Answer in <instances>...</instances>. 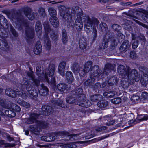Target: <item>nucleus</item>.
Here are the masks:
<instances>
[{
  "instance_id": "1",
  "label": "nucleus",
  "mask_w": 148,
  "mask_h": 148,
  "mask_svg": "<svg viewBox=\"0 0 148 148\" xmlns=\"http://www.w3.org/2000/svg\"><path fill=\"white\" fill-rule=\"evenodd\" d=\"M117 71L119 73V76L122 78H125V80L121 81V84L123 88L127 89L131 85L134 84V81H131L129 77L128 73L129 69H126L125 67L123 65H120L118 67Z\"/></svg>"
},
{
  "instance_id": "2",
  "label": "nucleus",
  "mask_w": 148,
  "mask_h": 148,
  "mask_svg": "<svg viewBox=\"0 0 148 148\" xmlns=\"http://www.w3.org/2000/svg\"><path fill=\"white\" fill-rule=\"evenodd\" d=\"M76 16L77 18L76 19L74 25L75 27L76 30L78 31L81 30L83 27L84 22L85 24L84 29H85V26L87 25H89L88 24V19H90V20H92V18L91 19L89 16L86 14L84 15L83 13L82 12H78L77 13Z\"/></svg>"
},
{
  "instance_id": "3",
  "label": "nucleus",
  "mask_w": 148,
  "mask_h": 148,
  "mask_svg": "<svg viewBox=\"0 0 148 148\" xmlns=\"http://www.w3.org/2000/svg\"><path fill=\"white\" fill-rule=\"evenodd\" d=\"M88 24L89 25H87L85 26V31L87 33H90L92 31L93 36L92 43H93L96 40L97 36V30L96 27L99 23L98 20L95 18L92 17V20L88 19Z\"/></svg>"
},
{
  "instance_id": "4",
  "label": "nucleus",
  "mask_w": 148,
  "mask_h": 148,
  "mask_svg": "<svg viewBox=\"0 0 148 148\" xmlns=\"http://www.w3.org/2000/svg\"><path fill=\"white\" fill-rule=\"evenodd\" d=\"M110 42V47L111 49H114L118 44L116 40V38L114 35H109L107 38L106 36H103L102 42L100 44L98 50L102 51L107 48L108 45V42Z\"/></svg>"
},
{
  "instance_id": "5",
  "label": "nucleus",
  "mask_w": 148,
  "mask_h": 148,
  "mask_svg": "<svg viewBox=\"0 0 148 148\" xmlns=\"http://www.w3.org/2000/svg\"><path fill=\"white\" fill-rule=\"evenodd\" d=\"M83 89L80 88H78L74 92L76 97L81 99L78 102L77 104L83 107H89L91 105L90 102L86 99V97L83 93Z\"/></svg>"
},
{
  "instance_id": "6",
  "label": "nucleus",
  "mask_w": 148,
  "mask_h": 148,
  "mask_svg": "<svg viewBox=\"0 0 148 148\" xmlns=\"http://www.w3.org/2000/svg\"><path fill=\"white\" fill-rule=\"evenodd\" d=\"M8 36L7 32L3 29H0V49L2 51L8 50L10 47L8 46V43L6 38Z\"/></svg>"
},
{
  "instance_id": "7",
  "label": "nucleus",
  "mask_w": 148,
  "mask_h": 148,
  "mask_svg": "<svg viewBox=\"0 0 148 148\" xmlns=\"http://www.w3.org/2000/svg\"><path fill=\"white\" fill-rule=\"evenodd\" d=\"M30 80H27L23 82L22 86L23 88L22 90H26L30 96L34 97H36L38 94L37 91L34 88L31 84H30Z\"/></svg>"
},
{
  "instance_id": "8",
  "label": "nucleus",
  "mask_w": 148,
  "mask_h": 148,
  "mask_svg": "<svg viewBox=\"0 0 148 148\" xmlns=\"http://www.w3.org/2000/svg\"><path fill=\"white\" fill-rule=\"evenodd\" d=\"M55 69V67L54 65L49 64L48 69L45 71L44 75L45 79L47 82L49 81L48 77H51V83L52 84H55L56 82L54 76Z\"/></svg>"
},
{
  "instance_id": "9",
  "label": "nucleus",
  "mask_w": 148,
  "mask_h": 148,
  "mask_svg": "<svg viewBox=\"0 0 148 148\" xmlns=\"http://www.w3.org/2000/svg\"><path fill=\"white\" fill-rule=\"evenodd\" d=\"M45 34L44 36V41L46 44V49L49 50L51 49V42L48 36V34L51 31V29L49 23H45L43 24Z\"/></svg>"
},
{
  "instance_id": "10",
  "label": "nucleus",
  "mask_w": 148,
  "mask_h": 148,
  "mask_svg": "<svg viewBox=\"0 0 148 148\" xmlns=\"http://www.w3.org/2000/svg\"><path fill=\"white\" fill-rule=\"evenodd\" d=\"M95 81V78H90L84 82V84L85 86L93 89L95 91L97 92V90L99 91L101 88L100 83L99 82L94 84Z\"/></svg>"
},
{
  "instance_id": "11",
  "label": "nucleus",
  "mask_w": 148,
  "mask_h": 148,
  "mask_svg": "<svg viewBox=\"0 0 148 148\" xmlns=\"http://www.w3.org/2000/svg\"><path fill=\"white\" fill-rule=\"evenodd\" d=\"M146 41L145 36L143 34H140L136 38V40L133 42L132 47L133 49H136L138 47L139 44H141L142 46H144Z\"/></svg>"
},
{
  "instance_id": "12",
  "label": "nucleus",
  "mask_w": 148,
  "mask_h": 148,
  "mask_svg": "<svg viewBox=\"0 0 148 148\" xmlns=\"http://www.w3.org/2000/svg\"><path fill=\"white\" fill-rule=\"evenodd\" d=\"M129 69V72L128 73L129 77L131 81L132 80L134 81V84L135 83V81L138 82L140 79V75L138 74L137 71L135 69H133L131 70L130 68L128 67L126 69Z\"/></svg>"
},
{
  "instance_id": "13",
  "label": "nucleus",
  "mask_w": 148,
  "mask_h": 148,
  "mask_svg": "<svg viewBox=\"0 0 148 148\" xmlns=\"http://www.w3.org/2000/svg\"><path fill=\"white\" fill-rule=\"evenodd\" d=\"M25 38L27 43H29L31 40L34 37L35 33L34 29L29 27L25 29Z\"/></svg>"
},
{
  "instance_id": "14",
  "label": "nucleus",
  "mask_w": 148,
  "mask_h": 148,
  "mask_svg": "<svg viewBox=\"0 0 148 148\" xmlns=\"http://www.w3.org/2000/svg\"><path fill=\"white\" fill-rule=\"evenodd\" d=\"M60 16H62L63 18L67 23H70L72 21V15L71 13L68 10L62 9L60 10Z\"/></svg>"
},
{
  "instance_id": "15",
  "label": "nucleus",
  "mask_w": 148,
  "mask_h": 148,
  "mask_svg": "<svg viewBox=\"0 0 148 148\" xmlns=\"http://www.w3.org/2000/svg\"><path fill=\"white\" fill-rule=\"evenodd\" d=\"M16 21V25L18 29L21 30L23 26H26L28 25L27 21L25 20L24 18L17 16L15 18Z\"/></svg>"
},
{
  "instance_id": "16",
  "label": "nucleus",
  "mask_w": 148,
  "mask_h": 148,
  "mask_svg": "<svg viewBox=\"0 0 148 148\" xmlns=\"http://www.w3.org/2000/svg\"><path fill=\"white\" fill-rule=\"evenodd\" d=\"M118 79L116 75H112L109 77L106 81L108 85L110 86L116 85L118 82Z\"/></svg>"
},
{
  "instance_id": "17",
  "label": "nucleus",
  "mask_w": 148,
  "mask_h": 148,
  "mask_svg": "<svg viewBox=\"0 0 148 148\" xmlns=\"http://www.w3.org/2000/svg\"><path fill=\"white\" fill-rule=\"evenodd\" d=\"M104 75L103 73H101L99 70L97 69L95 71H94L93 73L90 74V78H95V79L97 78L99 80V79H103L104 78Z\"/></svg>"
},
{
  "instance_id": "18",
  "label": "nucleus",
  "mask_w": 148,
  "mask_h": 148,
  "mask_svg": "<svg viewBox=\"0 0 148 148\" xmlns=\"http://www.w3.org/2000/svg\"><path fill=\"white\" fill-rule=\"evenodd\" d=\"M130 47L129 41L127 40H124L119 49L120 52H126Z\"/></svg>"
},
{
  "instance_id": "19",
  "label": "nucleus",
  "mask_w": 148,
  "mask_h": 148,
  "mask_svg": "<svg viewBox=\"0 0 148 148\" xmlns=\"http://www.w3.org/2000/svg\"><path fill=\"white\" fill-rule=\"evenodd\" d=\"M18 90L16 89L13 90L12 89L9 88L7 89L5 91V94L9 97L14 98L16 97L17 95V92Z\"/></svg>"
},
{
  "instance_id": "20",
  "label": "nucleus",
  "mask_w": 148,
  "mask_h": 148,
  "mask_svg": "<svg viewBox=\"0 0 148 148\" xmlns=\"http://www.w3.org/2000/svg\"><path fill=\"white\" fill-rule=\"evenodd\" d=\"M43 113L49 116L51 114L53 108L51 106L47 105H43L42 108Z\"/></svg>"
},
{
  "instance_id": "21",
  "label": "nucleus",
  "mask_w": 148,
  "mask_h": 148,
  "mask_svg": "<svg viewBox=\"0 0 148 148\" xmlns=\"http://www.w3.org/2000/svg\"><path fill=\"white\" fill-rule=\"evenodd\" d=\"M66 64V62L63 61L60 63L58 66V73L63 77H64L65 76L64 69Z\"/></svg>"
},
{
  "instance_id": "22",
  "label": "nucleus",
  "mask_w": 148,
  "mask_h": 148,
  "mask_svg": "<svg viewBox=\"0 0 148 148\" xmlns=\"http://www.w3.org/2000/svg\"><path fill=\"white\" fill-rule=\"evenodd\" d=\"M38 92L42 96H45L48 94L49 90L47 87L42 83L41 84V88L38 89Z\"/></svg>"
},
{
  "instance_id": "23",
  "label": "nucleus",
  "mask_w": 148,
  "mask_h": 148,
  "mask_svg": "<svg viewBox=\"0 0 148 148\" xmlns=\"http://www.w3.org/2000/svg\"><path fill=\"white\" fill-rule=\"evenodd\" d=\"M57 88L59 91L61 92H65L68 90V85L65 83H61L57 85Z\"/></svg>"
},
{
  "instance_id": "24",
  "label": "nucleus",
  "mask_w": 148,
  "mask_h": 148,
  "mask_svg": "<svg viewBox=\"0 0 148 148\" xmlns=\"http://www.w3.org/2000/svg\"><path fill=\"white\" fill-rule=\"evenodd\" d=\"M97 106L100 108H109V106L108 102L105 99L100 100L97 104Z\"/></svg>"
},
{
  "instance_id": "25",
  "label": "nucleus",
  "mask_w": 148,
  "mask_h": 148,
  "mask_svg": "<svg viewBox=\"0 0 148 148\" xmlns=\"http://www.w3.org/2000/svg\"><path fill=\"white\" fill-rule=\"evenodd\" d=\"M37 123L40 132H41L42 130L46 129L48 127V123L44 121H38Z\"/></svg>"
},
{
  "instance_id": "26",
  "label": "nucleus",
  "mask_w": 148,
  "mask_h": 148,
  "mask_svg": "<svg viewBox=\"0 0 148 148\" xmlns=\"http://www.w3.org/2000/svg\"><path fill=\"white\" fill-rule=\"evenodd\" d=\"M112 27L114 31L117 32V36H118L119 38L122 39L123 35L120 31L121 29V27L117 24H114L112 25Z\"/></svg>"
},
{
  "instance_id": "27",
  "label": "nucleus",
  "mask_w": 148,
  "mask_h": 148,
  "mask_svg": "<svg viewBox=\"0 0 148 148\" xmlns=\"http://www.w3.org/2000/svg\"><path fill=\"white\" fill-rule=\"evenodd\" d=\"M62 40L64 45H67L68 40V36L66 30L64 29L62 30Z\"/></svg>"
},
{
  "instance_id": "28",
  "label": "nucleus",
  "mask_w": 148,
  "mask_h": 148,
  "mask_svg": "<svg viewBox=\"0 0 148 148\" xmlns=\"http://www.w3.org/2000/svg\"><path fill=\"white\" fill-rule=\"evenodd\" d=\"M54 135L56 136V138L61 137H64L66 136H70V133L68 131H59L54 133Z\"/></svg>"
},
{
  "instance_id": "29",
  "label": "nucleus",
  "mask_w": 148,
  "mask_h": 148,
  "mask_svg": "<svg viewBox=\"0 0 148 148\" xmlns=\"http://www.w3.org/2000/svg\"><path fill=\"white\" fill-rule=\"evenodd\" d=\"M0 25L3 27H9V24L8 21L2 15L0 14Z\"/></svg>"
},
{
  "instance_id": "30",
  "label": "nucleus",
  "mask_w": 148,
  "mask_h": 148,
  "mask_svg": "<svg viewBox=\"0 0 148 148\" xmlns=\"http://www.w3.org/2000/svg\"><path fill=\"white\" fill-rule=\"evenodd\" d=\"M51 24L55 28L57 27L59 25V22L56 16L51 17L49 19Z\"/></svg>"
},
{
  "instance_id": "31",
  "label": "nucleus",
  "mask_w": 148,
  "mask_h": 148,
  "mask_svg": "<svg viewBox=\"0 0 148 148\" xmlns=\"http://www.w3.org/2000/svg\"><path fill=\"white\" fill-rule=\"evenodd\" d=\"M92 62L91 61H88L86 62L84 66V68L88 72L93 70L94 67L92 66Z\"/></svg>"
},
{
  "instance_id": "32",
  "label": "nucleus",
  "mask_w": 148,
  "mask_h": 148,
  "mask_svg": "<svg viewBox=\"0 0 148 148\" xmlns=\"http://www.w3.org/2000/svg\"><path fill=\"white\" fill-rule=\"evenodd\" d=\"M66 77L69 84H71L74 80L72 73L70 71H67L66 73Z\"/></svg>"
},
{
  "instance_id": "33",
  "label": "nucleus",
  "mask_w": 148,
  "mask_h": 148,
  "mask_svg": "<svg viewBox=\"0 0 148 148\" xmlns=\"http://www.w3.org/2000/svg\"><path fill=\"white\" fill-rule=\"evenodd\" d=\"M40 43H36L35 45V47L33 50L34 53L36 55L39 54L41 53L42 51V47L40 42Z\"/></svg>"
},
{
  "instance_id": "34",
  "label": "nucleus",
  "mask_w": 148,
  "mask_h": 148,
  "mask_svg": "<svg viewBox=\"0 0 148 148\" xmlns=\"http://www.w3.org/2000/svg\"><path fill=\"white\" fill-rule=\"evenodd\" d=\"M148 75L147 74L142 75L140 78V82L141 85L144 86H147L148 83Z\"/></svg>"
},
{
  "instance_id": "35",
  "label": "nucleus",
  "mask_w": 148,
  "mask_h": 148,
  "mask_svg": "<svg viewBox=\"0 0 148 148\" xmlns=\"http://www.w3.org/2000/svg\"><path fill=\"white\" fill-rule=\"evenodd\" d=\"M29 128V130L31 133H34L35 132H40L38 127L37 126V123L36 125L35 124H32L30 125Z\"/></svg>"
},
{
  "instance_id": "36",
  "label": "nucleus",
  "mask_w": 148,
  "mask_h": 148,
  "mask_svg": "<svg viewBox=\"0 0 148 148\" xmlns=\"http://www.w3.org/2000/svg\"><path fill=\"white\" fill-rule=\"evenodd\" d=\"M136 119L138 122L143 121H147L148 120V115L147 114H141L140 115L138 114V116Z\"/></svg>"
},
{
  "instance_id": "37",
  "label": "nucleus",
  "mask_w": 148,
  "mask_h": 148,
  "mask_svg": "<svg viewBox=\"0 0 148 148\" xmlns=\"http://www.w3.org/2000/svg\"><path fill=\"white\" fill-rule=\"evenodd\" d=\"M37 116V114L34 113L29 118L27 121V123L28 124H32L35 122H36L37 120L36 117Z\"/></svg>"
},
{
  "instance_id": "38",
  "label": "nucleus",
  "mask_w": 148,
  "mask_h": 148,
  "mask_svg": "<svg viewBox=\"0 0 148 148\" xmlns=\"http://www.w3.org/2000/svg\"><path fill=\"white\" fill-rule=\"evenodd\" d=\"M102 96L100 95H94L90 97V99L92 102L99 101L102 99Z\"/></svg>"
},
{
  "instance_id": "39",
  "label": "nucleus",
  "mask_w": 148,
  "mask_h": 148,
  "mask_svg": "<svg viewBox=\"0 0 148 148\" xmlns=\"http://www.w3.org/2000/svg\"><path fill=\"white\" fill-rule=\"evenodd\" d=\"M10 109H12L14 112H19L21 110V108L20 106L17 105L12 103L10 106Z\"/></svg>"
},
{
  "instance_id": "40",
  "label": "nucleus",
  "mask_w": 148,
  "mask_h": 148,
  "mask_svg": "<svg viewBox=\"0 0 148 148\" xmlns=\"http://www.w3.org/2000/svg\"><path fill=\"white\" fill-rule=\"evenodd\" d=\"M81 67L78 63H74L72 65V69L74 73H77Z\"/></svg>"
},
{
  "instance_id": "41",
  "label": "nucleus",
  "mask_w": 148,
  "mask_h": 148,
  "mask_svg": "<svg viewBox=\"0 0 148 148\" xmlns=\"http://www.w3.org/2000/svg\"><path fill=\"white\" fill-rule=\"evenodd\" d=\"M88 72L84 68H83L82 67H81L77 73H78L80 77H82L84 76L85 74Z\"/></svg>"
},
{
  "instance_id": "42",
  "label": "nucleus",
  "mask_w": 148,
  "mask_h": 148,
  "mask_svg": "<svg viewBox=\"0 0 148 148\" xmlns=\"http://www.w3.org/2000/svg\"><path fill=\"white\" fill-rule=\"evenodd\" d=\"M66 101L68 104H73L75 102L76 99L75 97L70 96L66 98Z\"/></svg>"
},
{
  "instance_id": "43",
  "label": "nucleus",
  "mask_w": 148,
  "mask_h": 148,
  "mask_svg": "<svg viewBox=\"0 0 148 148\" xmlns=\"http://www.w3.org/2000/svg\"><path fill=\"white\" fill-rule=\"evenodd\" d=\"M35 29L36 32H41L42 30L41 24L39 21H37L36 22Z\"/></svg>"
},
{
  "instance_id": "44",
  "label": "nucleus",
  "mask_w": 148,
  "mask_h": 148,
  "mask_svg": "<svg viewBox=\"0 0 148 148\" xmlns=\"http://www.w3.org/2000/svg\"><path fill=\"white\" fill-rule=\"evenodd\" d=\"M10 29L11 33L14 37H17L18 36V33L11 24L10 25Z\"/></svg>"
},
{
  "instance_id": "45",
  "label": "nucleus",
  "mask_w": 148,
  "mask_h": 148,
  "mask_svg": "<svg viewBox=\"0 0 148 148\" xmlns=\"http://www.w3.org/2000/svg\"><path fill=\"white\" fill-rule=\"evenodd\" d=\"M79 48L81 49L84 50L86 48L87 44L86 40H84L83 41L82 40H79Z\"/></svg>"
},
{
  "instance_id": "46",
  "label": "nucleus",
  "mask_w": 148,
  "mask_h": 148,
  "mask_svg": "<svg viewBox=\"0 0 148 148\" xmlns=\"http://www.w3.org/2000/svg\"><path fill=\"white\" fill-rule=\"evenodd\" d=\"M24 14L27 17L31 15V9L29 7H26L24 8L23 10Z\"/></svg>"
},
{
  "instance_id": "47",
  "label": "nucleus",
  "mask_w": 148,
  "mask_h": 148,
  "mask_svg": "<svg viewBox=\"0 0 148 148\" xmlns=\"http://www.w3.org/2000/svg\"><path fill=\"white\" fill-rule=\"evenodd\" d=\"M48 11L51 17L56 16L57 15L56 11L53 8H50L49 9Z\"/></svg>"
},
{
  "instance_id": "48",
  "label": "nucleus",
  "mask_w": 148,
  "mask_h": 148,
  "mask_svg": "<svg viewBox=\"0 0 148 148\" xmlns=\"http://www.w3.org/2000/svg\"><path fill=\"white\" fill-rule=\"evenodd\" d=\"M31 80L32 82V83H31V84L32 86H33L38 87L39 86L40 81L38 79L34 77L33 79H32Z\"/></svg>"
},
{
  "instance_id": "49",
  "label": "nucleus",
  "mask_w": 148,
  "mask_h": 148,
  "mask_svg": "<svg viewBox=\"0 0 148 148\" xmlns=\"http://www.w3.org/2000/svg\"><path fill=\"white\" fill-rule=\"evenodd\" d=\"M58 105L60 107L64 108H68L69 109H70V108H69V104H67L64 102H63V101H60L58 103Z\"/></svg>"
},
{
  "instance_id": "50",
  "label": "nucleus",
  "mask_w": 148,
  "mask_h": 148,
  "mask_svg": "<svg viewBox=\"0 0 148 148\" xmlns=\"http://www.w3.org/2000/svg\"><path fill=\"white\" fill-rule=\"evenodd\" d=\"M74 144L73 143H66L60 145V147L63 148H72L73 147V145Z\"/></svg>"
},
{
  "instance_id": "51",
  "label": "nucleus",
  "mask_w": 148,
  "mask_h": 148,
  "mask_svg": "<svg viewBox=\"0 0 148 148\" xmlns=\"http://www.w3.org/2000/svg\"><path fill=\"white\" fill-rule=\"evenodd\" d=\"M105 69L107 71H111L114 69V66L113 64L110 63H108L106 64Z\"/></svg>"
},
{
  "instance_id": "52",
  "label": "nucleus",
  "mask_w": 148,
  "mask_h": 148,
  "mask_svg": "<svg viewBox=\"0 0 148 148\" xmlns=\"http://www.w3.org/2000/svg\"><path fill=\"white\" fill-rule=\"evenodd\" d=\"M0 105L3 108H8L9 107V105L3 99L0 100Z\"/></svg>"
},
{
  "instance_id": "53",
  "label": "nucleus",
  "mask_w": 148,
  "mask_h": 148,
  "mask_svg": "<svg viewBox=\"0 0 148 148\" xmlns=\"http://www.w3.org/2000/svg\"><path fill=\"white\" fill-rule=\"evenodd\" d=\"M111 101L113 104H117L121 102V99L120 97H117L112 99Z\"/></svg>"
},
{
  "instance_id": "54",
  "label": "nucleus",
  "mask_w": 148,
  "mask_h": 148,
  "mask_svg": "<svg viewBox=\"0 0 148 148\" xmlns=\"http://www.w3.org/2000/svg\"><path fill=\"white\" fill-rule=\"evenodd\" d=\"M115 123V120L113 118L108 117L107 119V121L106 122V125L108 126L113 125Z\"/></svg>"
},
{
  "instance_id": "55",
  "label": "nucleus",
  "mask_w": 148,
  "mask_h": 148,
  "mask_svg": "<svg viewBox=\"0 0 148 148\" xmlns=\"http://www.w3.org/2000/svg\"><path fill=\"white\" fill-rule=\"evenodd\" d=\"M50 37L53 40H56L58 39V35L56 33L54 32H53L51 34Z\"/></svg>"
},
{
  "instance_id": "56",
  "label": "nucleus",
  "mask_w": 148,
  "mask_h": 148,
  "mask_svg": "<svg viewBox=\"0 0 148 148\" xmlns=\"http://www.w3.org/2000/svg\"><path fill=\"white\" fill-rule=\"evenodd\" d=\"M105 96H106L107 98H112L113 97L114 95V93H113L112 92H108L107 93H105L104 94Z\"/></svg>"
},
{
  "instance_id": "57",
  "label": "nucleus",
  "mask_w": 148,
  "mask_h": 148,
  "mask_svg": "<svg viewBox=\"0 0 148 148\" xmlns=\"http://www.w3.org/2000/svg\"><path fill=\"white\" fill-rule=\"evenodd\" d=\"M8 113L9 115L8 116V117L10 118H13L16 115V113L14 112L12 109L9 110Z\"/></svg>"
},
{
  "instance_id": "58",
  "label": "nucleus",
  "mask_w": 148,
  "mask_h": 148,
  "mask_svg": "<svg viewBox=\"0 0 148 148\" xmlns=\"http://www.w3.org/2000/svg\"><path fill=\"white\" fill-rule=\"evenodd\" d=\"M141 17L146 23L148 24V14L144 13L141 15Z\"/></svg>"
},
{
  "instance_id": "59",
  "label": "nucleus",
  "mask_w": 148,
  "mask_h": 148,
  "mask_svg": "<svg viewBox=\"0 0 148 148\" xmlns=\"http://www.w3.org/2000/svg\"><path fill=\"white\" fill-rule=\"evenodd\" d=\"M16 144L14 143H5L3 145L4 146L6 147H13L16 145Z\"/></svg>"
},
{
  "instance_id": "60",
  "label": "nucleus",
  "mask_w": 148,
  "mask_h": 148,
  "mask_svg": "<svg viewBox=\"0 0 148 148\" xmlns=\"http://www.w3.org/2000/svg\"><path fill=\"white\" fill-rule=\"evenodd\" d=\"M4 133L6 135V138L9 141L11 142L14 140V138L13 137H11L9 134L6 133Z\"/></svg>"
},
{
  "instance_id": "61",
  "label": "nucleus",
  "mask_w": 148,
  "mask_h": 148,
  "mask_svg": "<svg viewBox=\"0 0 148 148\" xmlns=\"http://www.w3.org/2000/svg\"><path fill=\"white\" fill-rule=\"evenodd\" d=\"M100 26L102 30H106L107 29V26L105 23H102L100 24Z\"/></svg>"
},
{
  "instance_id": "62",
  "label": "nucleus",
  "mask_w": 148,
  "mask_h": 148,
  "mask_svg": "<svg viewBox=\"0 0 148 148\" xmlns=\"http://www.w3.org/2000/svg\"><path fill=\"white\" fill-rule=\"evenodd\" d=\"M106 128L107 127L106 126H101L97 127L96 128V130L97 132H101L103 130H106Z\"/></svg>"
},
{
  "instance_id": "63",
  "label": "nucleus",
  "mask_w": 148,
  "mask_h": 148,
  "mask_svg": "<svg viewBox=\"0 0 148 148\" xmlns=\"http://www.w3.org/2000/svg\"><path fill=\"white\" fill-rule=\"evenodd\" d=\"M139 97L138 96L133 95L131 98L132 101L133 102L137 101H138Z\"/></svg>"
},
{
  "instance_id": "64",
  "label": "nucleus",
  "mask_w": 148,
  "mask_h": 148,
  "mask_svg": "<svg viewBox=\"0 0 148 148\" xmlns=\"http://www.w3.org/2000/svg\"><path fill=\"white\" fill-rule=\"evenodd\" d=\"M142 97L144 99H146L148 98V93L146 92H142L141 94Z\"/></svg>"
}]
</instances>
